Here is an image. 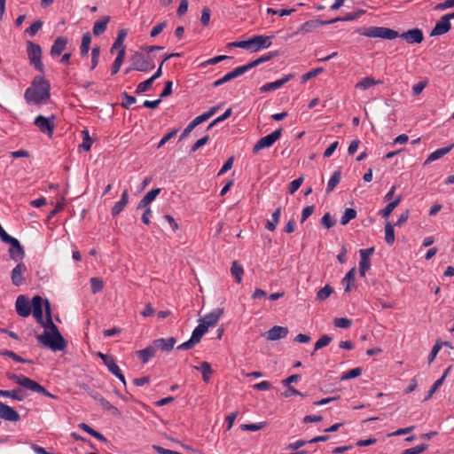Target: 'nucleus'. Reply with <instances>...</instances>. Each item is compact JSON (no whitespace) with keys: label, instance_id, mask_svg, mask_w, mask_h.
I'll return each instance as SVG.
<instances>
[{"label":"nucleus","instance_id":"nucleus-1","mask_svg":"<svg viewBox=\"0 0 454 454\" xmlns=\"http://www.w3.org/2000/svg\"><path fill=\"white\" fill-rule=\"evenodd\" d=\"M50 83L42 76L34 78L31 87L25 91L24 98L30 104L41 105L45 103L51 97Z\"/></svg>","mask_w":454,"mask_h":454},{"label":"nucleus","instance_id":"nucleus-2","mask_svg":"<svg viewBox=\"0 0 454 454\" xmlns=\"http://www.w3.org/2000/svg\"><path fill=\"white\" fill-rule=\"evenodd\" d=\"M37 340L39 343L51 348L52 351H63L67 346V340L61 335L59 331H45L43 334L37 336Z\"/></svg>","mask_w":454,"mask_h":454},{"label":"nucleus","instance_id":"nucleus-3","mask_svg":"<svg viewBox=\"0 0 454 454\" xmlns=\"http://www.w3.org/2000/svg\"><path fill=\"white\" fill-rule=\"evenodd\" d=\"M8 378L14 381L16 384L31 390L35 393L42 394L44 396L58 399V396L50 393L47 389H45L43 386H41L36 381L22 375V374H8Z\"/></svg>","mask_w":454,"mask_h":454},{"label":"nucleus","instance_id":"nucleus-4","mask_svg":"<svg viewBox=\"0 0 454 454\" xmlns=\"http://www.w3.org/2000/svg\"><path fill=\"white\" fill-rule=\"evenodd\" d=\"M27 53L29 63L37 71L43 73V64L42 62V48L39 44L31 41L27 42Z\"/></svg>","mask_w":454,"mask_h":454},{"label":"nucleus","instance_id":"nucleus-5","mask_svg":"<svg viewBox=\"0 0 454 454\" xmlns=\"http://www.w3.org/2000/svg\"><path fill=\"white\" fill-rule=\"evenodd\" d=\"M130 62L133 70L139 72H148L154 68V64L152 60L145 59L143 53L135 52L131 58Z\"/></svg>","mask_w":454,"mask_h":454},{"label":"nucleus","instance_id":"nucleus-6","mask_svg":"<svg viewBox=\"0 0 454 454\" xmlns=\"http://www.w3.org/2000/svg\"><path fill=\"white\" fill-rule=\"evenodd\" d=\"M207 332V326H205L204 325H201L200 323L198 325V326H196L195 329L193 330L191 338L187 341L177 346V349L188 350V349L192 348L195 345H197L200 341L202 336Z\"/></svg>","mask_w":454,"mask_h":454},{"label":"nucleus","instance_id":"nucleus-7","mask_svg":"<svg viewBox=\"0 0 454 454\" xmlns=\"http://www.w3.org/2000/svg\"><path fill=\"white\" fill-rule=\"evenodd\" d=\"M54 119V115H51V117L38 115L35 119L34 124L39 129L41 132L51 137L55 129Z\"/></svg>","mask_w":454,"mask_h":454},{"label":"nucleus","instance_id":"nucleus-8","mask_svg":"<svg viewBox=\"0 0 454 454\" xmlns=\"http://www.w3.org/2000/svg\"><path fill=\"white\" fill-rule=\"evenodd\" d=\"M282 134V129H276L272 133L260 138L253 147V153H257L260 150L270 147L279 139Z\"/></svg>","mask_w":454,"mask_h":454},{"label":"nucleus","instance_id":"nucleus-9","mask_svg":"<svg viewBox=\"0 0 454 454\" xmlns=\"http://www.w3.org/2000/svg\"><path fill=\"white\" fill-rule=\"evenodd\" d=\"M3 242L11 245L9 253H10V256L12 260L18 261V260H21L24 257L25 251H24L22 246L20 245V241L17 239L9 235L7 237V239L3 240Z\"/></svg>","mask_w":454,"mask_h":454},{"label":"nucleus","instance_id":"nucleus-10","mask_svg":"<svg viewBox=\"0 0 454 454\" xmlns=\"http://www.w3.org/2000/svg\"><path fill=\"white\" fill-rule=\"evenodd\" d=\"M399 36V33L385 27H371V37L393 40Z\"/></svg>","mask_w":454,"mask_h":454},{"label":"nucleus","instance_id":"nucleus-11","mask_svg":"<svg viewBox=\"0 0 454 454\" xmlns=\"http://www.w3.org/2000/svg\"><path fill=\"white\" fill-rule=\"evenodd\" d=\"M450 20L451 18H450L449 13L441 17L430 32V36L442 35L448 33L451 28Z\"/></svg>","mask_w":454,"mask_h":454},{"label":"nucleus","instance_id":"nucleus-12","mask_svg":"<svg viewBox=\"0 0 454 454\" xmlns=\"http://www.w3.org/2000/svg\"><path fill=\"white\" fill-rule=\"evenodd\" d=\"M248 72L247 70V67L246 65L244 66H240V67H238L236 68H234L233 70H231V72L227 73L224 76H223L222 78L215 81L213 82V86L214 87H218L225 82H228L240 75H242L243 74Z\"/></svg>","mask_w":454,"mask_h":454},{"label":"nucleus","instance_id":"nucleus-13","mask_svg":"<svg viewBox=\"0 0 454 454\" xmlns=\"http://www.w3.org/2000/svg\"><path fill=\"white\" fill-rule=\"evenodd\" d=\"M273 36H266V35H254L251 37L252 43V52H257L260 50L269 48L272 42L271 39Z\"/></svg>","mask_w":454,"mask_h":454},{"label":"nucleus","instance_id":"nucleus-14","mask_svg":"<svg viewBox=\"0 0 454 454\" xmlns=\"http://www.w3.org/2000/svg\"><path fill=\"white\" fill-rule=\"evenodd\" d=\"M400 38L405 40L408 43H420L423 39V32L419 28H412L402 34H399Z\"/></svg>","mask_w":454,"mask_h":454},{"label":"nucleus","instance_id":"nucleus-15","mask_svg":"<svg viewBox=\"0 0 454 454\" xmlns=\"http://www.w3.org/2000/svg\"><path fill=\"white\" fill-rule=\"evenodd\" d=\"M15 308L18 315L27 317L31 314V303L24 295H19L16 300Z\"/></svg>","mask_w":454,"mask_h":454},{"label":"nucleus","instance_id":"nucleus-16","mask_svg":"<svg viewBox=\"0 0 454 454\" xmlns=\"http://www.w3.org/2000/svg\"><path fill=\"white\" fill-rule=\"evenodd\" d=\"M223 309H215L210 313L205 315L203 318L200 319V323L207 326V329L208 330L209 327H212L215 325H216V323L218 322L219 318L223 316Z\"/></svg>","mask_w":454,"mask_h":454},{"label":"nucleus","instance_id":"nucleus-17","mask_svg":"<svg viewBox=\"0 0 454 454\" xmlns=\"http://www.w3.org/2000/svg\"><path fill=\"white\" fill-rule=\"evenodd\" d=\"M0 419L16 422L20 420V416L12 407L0 402Z\"/></svg>","mask_w":454,"mask_h":454},{"label":"nucleus","instance_id":"nucleus-18","mask_svg":"<svg viewBox=\"0 0 454 454\" xmlns=\"http://www.w3.org/2000/svg\"><path fill=\"white\" fill-rule=\"evenodd\" d=\"M43 300L41 296L36 295L32 298L31 311H33V316L39 324H43Z\"/></svg>","mask_w":454,"mask_h":454},{"label":"nucleus","instance_id":"nucleus-19","mask_svg":"<svg viewBox=\"0 0 454 454\" xmlns=\"http://www.w3.org/2000/svg\"><path fill=\"white\" fill-rule=\"evenodd\" d=\"M293 78H294V74H286L284 77H282L281 79H278L275 82L265 83L264 85H262L260 88V91L261 92H268V91L276 90L281 88L284 84H286L289 81H291Z\"/></svg>","mask_w":454,"mask_h":454},{"label":"nucleus","instance_id":"nucleus-20","mask_svg":"<svg viewBox=\"0 0 454 454\" xmlns=\"http://www.w3.org/2000/svg\"><path fill=\"white\" fill-rule=\"evenodd\" d=\"M156 350L160 349L162 351L169 352L173 349L176 340L174 337L167 339H156L153 341Z\"/></svg>","mask_w":454,"mask_h":454},{"label":"nucleus","instance_id":"nucleus-21","mask_svg":"<svg viewBox=\"0 0 454 454\" xmlns=\"http://www.w3.org/2000/svg\"><path fill=\"white\" fill-rule=\"evenodd\" d=\"M288 329L286 327L275 325L267 332V339L270 340H277L286 337Z\"/></svg>","mask_w":454,"mask_h":454},{"label":"nucleus","instance_id":"nucleus-22","mask_svg":"<svg viewBox=\"0 0 454 454\" xmlns=\"http://www.w3.org/2000/svg\"><path fill=\"white\" fill-rule=\"evenodd\" d=\"M26 270L27 268L24 263H19L14 267L12 271V282L14 286H20L23 283L24 278L22 275Z\"/></svg>","mask_w":454,"mask_h":454},{"label":"nucleus","instance_id":"nucleus-23","mask_svg":"<svg viewBox=\"0 0 454 454\" xmlns=\"http://www.w3.org/2000/svg\"><path fill=\"white\" fill-rule=\"evenodd\" d=\"M45 304V314H46V320L44 321L43 319V324H41L44 328L50 329V332H58L59 329L57 325L53 323L51 318V305L48 300L44 301Z\"/></svg>","mask_w":454,"mask_h":454},{"label":"nucleus","instance_id":"nucleus-24","mask_svg":"<svg viewBox=\"0 0 454 454\" xmlns=\"http://www.w3.org/2000/svg\"><path fill=\"white\" fill-rule=\"evenodd\" d=\"M67 38L64 36H59L54 41L51 49V56H59L63 51L65 50L67 44Z\"/></svg>","mask_w":454,"mask_h":454},{"label":"nucleus","instance_id":"nucleus-25","mask_svg":"<svg viewBox=\"0 0 454 454\" xmlns=\"http://www.w3.org/2000/svg\"><path fill=\"white\" fill-rule=\"evenodd\" d=\"M278 55V51H270V52H268L267 54L265 55H262L261 56L260 58L246 64L247 67V70H251L252 68L266 62V61H269L270 59H272L273 58L277 57Z\"/></svg>","mask_w":454,"mask_h":454},{"label":"nucleus","instance_id":"nucleus-26","mask_svg":"<svg viewBox=\"0 0 454 454\" xmlns=\"http://www.w3.org/2000/svg\"><path fill=\"white\" fill-rule=\"evenodd\" d=\"M156 348L154 344L145 348L144 349L138 350L137 352V356L140 358L142 363L145 364L147 363L151 358H153L156 354Z\"/></svg>","mask_w":454,"mask_h":454},{"label":"nucleus","instance_id":"nucleus-27","mask_svg":"<svg viewBox=\"0 0 454 454\" xmlns=\"http://www.w3.org/2000/svg\"><path fill=\"white\" fill-rule=\"evenodd\" d=\"M454 146V144L450 145V146L442 147L440 149L435 150L432 153L429 154L427 159L425 161V164L430 163L435 160H438L447 154Z\"/></svg>","mask_w":454,"mask_h":454},{"label":"nucleus","instance_id":"nucleus-28","mask_svg":"<svg viewBox=\"0 0 454 454\" xmlns=\"http://www.w3.org/2000/svg\"><path fill=\"white\" fill-rule=\"evenodd\" d=\"M109 21H110L109 16H106L102 20H97L93 26L94 35L98 36V35H102L106 31Z\"/></svg>","mask_w":454,"mask_h":454},{"label":"nucleus","instance_id":"nucleus-29","mask_svg":"<svg viewBox=\"0 0 454 454\" xmlns=\"http://www.w3.org/2000/svg\"><path fill=\"white\" fill-rule=\"evenodd\" d=\"M194 369L201 372L202 380L205 382H209L213 372L208 362H202L200 366H194Z\"/></svg>","mask_w":454,"mask_h":454},{"label":"nucleus","instance_id":"nucleus-30","mask_svg":"<svg viewBox=\"0 0 454 454\" xmlns=\"http://www.w3.org/2000/svg\"><path fill=\"white\" fill-rule=\"evenodd\" d=\"M360 275L364 277L369 268V248L361 249Z\"/></svg>","mask_w":454,"mask_h":454},{"label":"nucleus","instance_id":"nucleus-31","mask_svg":"<svg viewBox=\"0 0 454 454\" xmlns=\"http://www.w3.org/2000/svg\"><path fill=\"white\" fill-rule=\"evenodd\" d=\"M124 58H125V47H122V49H121L117 54V57L115 58L114 63H113V66H112V70H111V74L113 75L116 74L123 61H124Z\"/></svg>","mask_w":454,"mask_h":454},{"label":"nucleus","instance_id":"nucleus-32","mask_svg":"<svg viewBox=\"0 0 454 454\" xmlns=\"http://www.w3.org/2000/svg\"><path fill=\"white\" fill-rule=\"evenodd\" d=\"M0 396L10 397L18 401H22L26 395L21 389L19 388L14 390H0Z\"/></svg>","mask_w":454,"mask_h":454},{"label":"nucleus","instance_id":"nucleus-33","mask_svg":"<svg viewBox=\"0 0 454 454\" xmlns=\"http://www.w3.org/2000/svg\"><path fill=\"white\" fill-rule=\"evenodd\" d=\"M231 275L234 277L236 282L238 284L241 283L242 277L244 275V269L241 264H239L237 261L232 262L231 267Z\"/></svg>","mask_w":454,"mask_h":454},{"label":"nucleus","instance_id":"nucleus-34","mask_svg":"<svg viewBox=\"0 0 454 454\" xmlns=\"http://www.w3.org/2000/svg\"><path fill=\"white\" fill-rule=\"evenodd\" d=\"M341 178V171L340 169L333 172V176L328 181L327 186H326V193L332 192L334 188L337 186V184L340 183Z\"/></svg>","mask_w":454,"mask_h":454},{"label":"nucleus","instance_id":"nucleus-35","mask_svg":"<svg viewBox=\"0 0 454 454\" xmlns=\"http://www.w3.org/2000/svg\"><path fill=\"white\" fill-rule=\"evenodd\" d=\"M281 215V207H278L271 215V220H268L266 223V229L273 231H275Z\"/></svg>","mask_w":454,"mask_h":454},{"label":"nucleus","instance_id":"nucleus-36","mask_svg":"<svg viewBox=\"0 0 454 454\" xmlns=\"http://www.w3.org/2000/svg\"><path fill=\"white\" fill-rule=\"evenodd\" d=\"M356 270L352 268L342 279V285L345 286V292H349L351 290V286L355 282Z\"/></svg>","mask_w":454,"mask_h":454},{"label":"nucleus","instance_id":"nucleus-37","mask_svg":"<svg viewBox=\"0 0 454 454\" xmlns=\"http://www.w3.org/2000/svg\"><path fill=\"white\" fill-rule=\"evenodd\" d=\"M90 43H91V35H90V33H85L82 35V44H81V47H80V52H81V55L82 57H85V56L88 55L89 51H90Z\"/></svg>","mask_w":454,"mask_h":454},{"label":"nucleus","instance_id":"nucleus-38","mask_svg":"<svg viewBox=\"0 0 454 454\" xmlns=\"http://www.w3.org/2000/svg\"><path fill=\"white\" fill-rule=\"evenodd\" d=\"M219 109V106H212L211 108H209L208 111L205 112L204 114L197 116L196 118L193 119L194 122L197 124V125H200V123L206 121L207 120H208L211 116H213L216 111Z\"/></svg>","mask_w":454,"mask_h":454},{"label":"nucleus","instance_id":"nucleus-39","mask_svg":"<svg viewBox=\"0 0 454 454\" xmlns=\"http://www.w3.org/2000/svg\"><path fill=\"white\" fill-rule=\"evenodd\" d=\"M127 36V31L124 29H121L118 32L117 38L115 39L114 44L111 47L110 51L113 53L115 50L122 49L124 47L123 41L125 37Z\"/></svg>","mask_w":454,"mask_h":454},{"label":"nucleus","instance_id":"nucleus-40","mask_svg":"<svg viewBox=\"0 0 454 454\" xmlns=\"http://www.w3.org/2000/svg\"><path fill=\"white\" fill-rule=\"evenodd\" d=\"M385 241L389 246L393 245L395 242L394 225L388 222L385 225Z\"/></svg>","mask_w":454,"mask_h":454},{"label":"nucleus","instance_id":"nucleus-41","mask_svg":"<svg viewBox=\"0 0 454 454\" xmlns=\"http://www.w3.org/2000/svg\"><path fill=\"white\" fill-rule=\"evenodd\" d=\"M82 143L79 145L83 151H90L92 145V139L90 137V133L87 129L82 131Z\"/></svg>","mask_w":454,"mask_h":454},{"label":"nucleus","instance_id":"nucleus-42","mask_svg":"<svg viewBox=\"0 0 454 454\" xmlns=\"http://www.w3.org/2000/svg\"><path fill=\"white\" fill-rule=\"evenodd\" d=\"M0 355L4 356H8L12 359H13L16 362L22 363V364H29L31 363L30 360H27L22 358L21 356H18L13 351L8 350V349H2L0 350Z\"/></svg>","mask_w":454,"mask_h":454},{"label":"nucleus","instance_id":"nucleus-43","mask_svg":"<svg viewBox=\"0 0 454 454\" xmlns=\"http://www.w3.org/2000/svg\"><path fill=\"white\" fill-rule=\"evenodd\" d=\"M401 201V197H397L393 201L389 202L384 209L381 211V215L384 218H387L392 211L399 205Z\"/></svg>","mask_w":454,"mask_h":454},{"label":"nucleus","instance_id":"nucleus-44","mask_svg":"<svg viewBox=\"0 0 454 454\" xmlns=\"http://www.w3.org/2000/svg\"><path fill=\"white\" fill-rule=\"evenodd\" d=\"M333 340V337L324 334L315 343L314 351L326 347Z\"/></svg>","mask_w":454,"mask_h":454},{"label":"nucleus","instance_id":"nucleus-45","mask_svg":"<svg viewBox=\"0 0 454 454\" xmlns=\"http://www.w3.org/2000/svg\"><path fill=\"white\" fill-rule=\"evenodd\" d=\"M333 293V288L329 285L325 286L317 293V299L319 301L326 300Z\"/></svg>","mask_w":454,"mask_h":454},{"label":"nucleus","instance_id":"nucleus-46","mask_svg":"<svg viewBox=\"0 0 454 454\" xmlns=\"http://www.w3.org/2000/svg\"><path fill=\"white\" fill-rule=\"evenodd\" d=\"M361 374H362V368L356 367V368L351 369V370L344 372L341 375L340 380H347L354 379V378L360 376Z\"/></svg>","mask_w":454,"mask_h":454},{"label":"nucleus","instance_id":"nucleus-47","mask_svg":"<svg viewBox=\"0 0 454 454\" xmlns=\"http://www.w3.org/2000/svg\"><path fill=\"white\" fill-rule=\"evenodd\" d=\"M90 282L91 292L94 294L100 292L104 287V282L99 278H90Z\"/></svg>","mask_w":454,"mask_h":454},{"label":"nucleus","instance_id":"nucleus-48","mask_svg":"<svg viewBox=\"0 0 454 454\" xmlns=\"http://www.w3.org/2000/svg\"><path fill=\"white\" fill-rule=\"evenodd\" d=\"M265 426H266L265 422H260V423H255V424H242L240 426V428L243 431L255 432V431L264 428Z\"/></svg>","mask_w":454,"mask_h":454},{"label":"nucleus","instance_id":"nucleus-49","mask_svg":"<svg viewBox=\"0 0 454 454\" xmlns=\"http://www.w3.org/2000/svg\"><path fill=\"white\" fill-rule=\"evenodd\" d=\"M153 82L154 81L150 77L149 79L140 82L137 86L136 93L137 94H141V93H144V92L147 91L152 87Z\"/></svg>","mask_w":454,"mask_h":454},{"label":"nucleus","instance_id":"nucleus-50","mask_svg":"<svg viewBox=\"0 0 454 454\" xmlns=\"http://www.w3.org/2000/svg\"><path fill=\"white\" fill-rule=\"evenodd\" d=\"M356 216V211L353 208H347L340 219V223L346 225L349 221Z\"/></svg>","mask_w":454,"mask_h":454},{"label":"nucleus","instance_id":"nucleus-51","mask_svg":"<svg viewBox=\"0 0 454 454\" xmlns=\"http://www.w3.org/2000/svg\"><path fill=\"white\" fill-rule=\"evenodd\" d=\"M333 325L335 327L347 329L351 326L352 322L350 319L346 317H337L334 318Z\"/></svg>","mask_w":454,"mask_h":454},{"label":"nucleus","instance_id":"nucleus-52","mask_svg":"<svg viewBox=\"0 0 454 454\" xmlns=\"http://www.w3.org/2000/svg\"><path fill=\"white\" fill-rule=\"evenodd\" d=\"M232 114V109L228 108L222 115L218 116L216 119H215L210 124L207 126V129H210L213 128L215 124L218 122L223 121L226 119H228Z\"/></svg>","mask_w":454,"mask_h":454},{"label":"nucleus","instance_id":"nucleus-53","mask_svg":"<svg viewBox=\"0 0 454 454\" xmlns=\"http://www.w3.org/2000/svg\"><path fill=\"white\" fill-rule=\"evenodd\" d=\"M266 12L268 14L286 16V15H290L293 12H294L295 9L289 8V9L275 10L273 8H268Z\"/></svg>","mask_w":454,"mask_h":454},{"label":"nucleus","instance_id":"nucleus-54","mask_svg":"<svg viewBox=\"0 0 454 454\" xmlns=\"http://www.w3.org/2000/svg\"><path fill=\"white\" fill-rule=\"evenodd\" d=\"M317 26H318L317 20H309L301 26L300 31L301 33H309V32H311L316 27H317Z\"/></svg>","mask_w":454,"mask_h":454},{"label":"nucleus","instance_id":"nucleus-55","mask_svg":"<svg viewBox=\"0 0 454 454\" xmlns=\"http://www.w3.org/2000/svg\"><path fill=\"white\" fill-rule=\"evenodd\" d=\"M43 27V22L41 20H36L33 22L30 27L26 29V33L30 36H34Z\"/></svg>","mask_w":454,"mask_h":454},{"label":"nucleus","instance_id":"nucleus-56","mask_svg":"<svg viewBox=\"0 0 454 454\" xmlns=\"http://www.w3.org/2000/svg\"><path fill=\"white\" fill-rule=\"evenodd\" d=\"M321 224L326 229H330L335 224V221L333 219L329 212L325 213L321 218Z\"/></svg>","mask_w":454,"mask_h":454},{"label":"nucleus","instance_id":"nucleus-57","mask_svg":"<svg viewBox=\"0 0 454 454\" xmlns=\"http://www.w3.org/2000/svg\"><path fill=\"white\" fill-rule=\"evenodd\" d=\"M105 365L107 367L109 372H111L114 375L117 374L119 372V371L121 370L120 367L117 365L114 356H111L109 358V360H107L105 363Z\"/></svg>","mask_w":454,"mask_h":454},{"label":"nucleus","instance_id":"nucleus-58","mask_svg":"<svg viewBox=\"0 0 454 454\" xmlns=\"http://www.w3.org/2000/svg\"><path fill=\"white\" fill-rule=\"evenodd\" d=\"M121 97L125 99V101L121 103V106L125 109H129V106L137 101L134 96L129 95L127 92H123Z\"/></svg>","mask_w":454,"mask_h":454},{"label":"nucleus","instance_id":"nucleus-59","mask_svg":"<svg viewBox=\"0 0 454 454\" xmlns=\"http://www.w3.org/2000/svg\"><path fill=\"white\" fill-rule=\"evenodd\" d=\"M427 448H428L427 445L420 444V445H417L413 448L404 450L402 452V454H419V453L425 451L426 450H427Z\"/></svg>","mask_w":454,"mask_h":454},{"label":"nucleus","instance_id":"nucleus-60","mask_svg":"<svg viewBox=\"0 0 454 454\" xmlns=\"http://www.w3.org/2000/svg\"><path fill=\"white\" fill-rule=\"evenodd\" d=\"M100 48L96 46L91 51V69H94L98 64L99 59Z\"/></svg>","mask_w":454,"mask_h":454},{"label":"nucleus","instance_id":"nucleus-61","mask_svg":"<svg viewBox=\"0 0 454 454\" xmlns=\"http://www.w3.org/2000/svg\"><path fill=\"white\" fill-rule=\"evenodd\" d=\"M443 384V379H438L431 387L428 391L427 395L425 397L424 401L429 400L432 395L437 391V389Z\"/></svg>","mask_w":454,"mask_h":454},{"label":"nucleus","instance_id":"nucleus-62","mask_svg":"<svg viewBox=\"0 0 454 454\" xmlns=\"http://www.w3.org/2000/svg\"><path fill=\"white\" fill-rule=\"evenodd\" d=\"M454 7V0H445L442 3L437 4L434 7V11H444Z\"/></svg>","mask_w":454,"mask_h":454},{"label":"nucleus","instance_id":"nucleus-63","mask_svg":"<svg viewBox=\"0 0 454 454\" xmlns=\"http://www.w3.org/2000/svg\"><path fill=\"white\" fill-rule=\"evenodd\" d=\"M454 7V0H445L442 3L437 4L434 7V11H444Z\"/></svg>","mask_w":454,"mask_h":454},{"label":"nucleus","instance_id":"nucleus-64","mask_svg":"<svg viewBox=\"0 0 454 454\" xmlns=\"http://www.w3.org/2000/svg\"><path fill=\"white\" fill-rule=\"evenodd\" d=\"M160 188L153 189L148 192L143 198L150 204L160 194Z\"/></svg>","mask_w":454,"mask_h":454}]
</instances>
